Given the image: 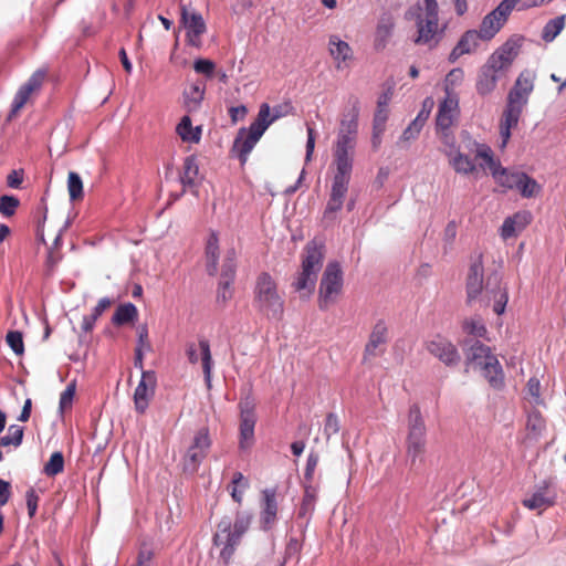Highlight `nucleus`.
I'll use <instances>...</instances> for the list:
<instances>
[{
    "label": "nucleus",
    "mask_w": 566,
    "mask_h": 566,
    "mask_svg": "<svg viewBox=\"0 0 566 566\" xmlns=\"http://www.w3.org/2000/svg\"><path fill=\"white\" fill-rule=\"evenodd\" d=\"M219 239L216 232H211L206 245V268L209 275L214 276L218 272Z\"/></svg>",
    "instance_id": "obj_29"
},
{
    "label": "nucleus",
    "mask_w": 566,
    "mask_h": 566,
    "mask_svg": "<svg viewBox=\"0 0 566 566\" xmlns=\"http://www.w3.org/2000/svg\"><path fill=\"white\" fill-rule=\"evenodd\" d=\"M20 201L13 196H1L0 197V213L4 217H12L19 207Z\"/></svg>",
    "instance_id": "obj_53"
},
{
    "label": "nucleus",
    "mask_w": 566,
    "mask_h": 566,
    "mask_svg": "<svg viewBox=\"0 0 566 566\" xmlns=\"http://www.w3.org/2000/svg\"><path fill=\"white\" fill-rule=\"evenodd\" d=\"M523 109L524 107L506 102L499 123V133L502 148L507 145L511 138V130L518 125Z\"/></svg>",
    "instance_id": "obj_22"
},
{
    "label": "nucleus",
    "mask_w": 566,
    "mask_h": 566,
    "mask_svg": "<svg viewBox=\"0 0 566 566\" xmlns=\"http://www.w3.org/2000/svg\"><path fill=\"white\" fill-rule=\"evenodd\" d=\"M186 355L189 363L197 364L201 359L202 369L205 374V380L210 387L211 384V369H212V357L210 352V345L207 339H200L198 347L195 343H189L186 348Z\"/></svg>",
    "instance_id": "obj_21"
},
{
    "label": "nucleus",
    "mask_w": 566,
    "mask_h": 566,
    "mask_svg": "<svg viewBox=\"0 0 566 566\" xmlns=\"http://www.w3.org/2000/svg\"><path fill=\"white\" fill-rule=\"evenodd\" d=\"M318 464V455L316 453L311 452L307 458L305 471H304V480L305 484H312L314 472Z\"/></svg>",
    "instance_id": "obj_58"
},
{
    "label": "nucleus",
    "mask_w": 566,
    "mask_h": 566,
    "mask_svg": "<svg viewBox=\"0 0 566 566\" xmlns=\"http://www.w3.org/2000/svg\"><path fill=\"white\" fill-rule=\"evenodd\" d=\"M205 96V85L201 83L193 84L188 92L185 93L186 106L189 111L199 107Z\"/></svg>",
    "instance_id": "obj_45"
},
{
    "label": "nucleus",
    "mask_w": 566,
    "mask_h": 566,
    "mask_svg": "<svg viewBox=\"0 0 566 566\" xmlns=\"http://www.w3.org/2000/svg\"><path fill=\"white\" fill-rule=\"evenodd\" d=\"M23 436V427L12 424L8 429V434L0 438V443L2 447L13 446L17 448L22 443Z\"/></svg>",
    "instance_id": "obj_47"
},
{
    "label": "nucleus",
    "mask_w": 566,
    "mask_h": 566,
    "mask_svg": "<svg viewBox=\"0 0 566 566\" xmlns=\"http://www.w3.org/2000/svg\"><path fill=\"white\" fill-rule=\"evenodd\" d=\"M389 342V332L387 323L384 319L377 321L369 334L364 348L363 363H369L373 359L385 354Z\"/></svg>",
    "instance_id": "obj_13"
},
{
    "label": "nucleus",
    "mask_w": 566,
    "mask_h": 566,
    "mask_svg": "<svg viewBox=\"0 0 566 566\" xmlns=\"http://www.w3.org/2000/svg\"><path fill=\"white\" fill-rule=\"evenodd\" d=\"M534 81L535 74L532 71H522L509 92L506 102L525 107L528 102V97L534 90Z\"/></svg>",
    "instance_id": "obj_18"
},
{
    "label": "nucleus",
    "mask_w": 566,
    "mask_h": 566,
    "mask_svg": "<svg viewBox=\"0 0 566 566\" xmlns=\"http://www.w3.org/2000/svg\"><path fill=\"white\" fill-rule=\"evenodd\" d=\"M566 24V14L558 15L546 22L542 30V40L546 43L553 42L564 30Z\"/></svg>",
    "instance_id": "obj_37"
},
{
    "label": "nucleus",
    "mask_w": 566,
    "mask_h": 566,
    "mask_svg": "<svg viewBox=\"0 0 566 566\" xmlns=\"http://www.w3.org/2000/svg\"><path fill=\"white\" fill-rule=\"evenodd\" d=\"M272 123H274V118H270V105L263 103L249 128L239 129L231 153L240 160L241 165L248 161L250 153Z\"/></svg>",
    "instance_id": "obj_5"
},
{
    "label": "nucleus",
    "mask_w": 566,
    "mask_h": 566,
    "mask_svg": "<svg viewBox=\"0 0 566 566\" xmlns=\"http://www.w3.org/2000/svg\"><path fill=\"white\" fill-rule=\"evenodd\" d=\"M199 176V166L195 156H188L184 160L180 181L185 188H195Z\"/></svg>",
    "instance_id": "obj_34"
},
{
    "label": "nucleus",
    "mask_w": 566,
    "mask_h": 566,
    "mask_svg": "<svg viewBox=\"0 0 566 566\" xmlns=\"http://www.w3.org/2000/svg\"><path fill=\"white\" fill-rule=\"evenodd\" d=\"M339 431V422L338 418L334 413H328L325 419L324 433L327 438L338 433Z\"/></svg>",
    "instance_id": "obj_61"
},
{
    "label": "nucleus",
    "mask_w": 566,
    "mask_h": 566,
    "mask_svg": "<svg viewBox=\"0 0 566 566\" xmlns=\"http://www.w3.org/2000/svg\"><path fill=\"white\" fill-rule=\"evenodd\" d=\"M7 344L10 348L17 354L22 355L24 352V344L22 333L18 331H11L7 334L6 337Z\"/></svg>",
    "instance_id": "obj_56"
},
{
    "label": "nucleus",
    "mask_w": 566,
    "mask_h": 566,
    "mask_svg": "<svg viewBox=\"0 0 566 566\" xmlns=\"http://www.w3.org/2000/svg\"><path fill=\"white\" fill-rule=\"evenodd\" d=\"M317 492V486L304 484V494L297 513L300 518L310 520L312 517L315 511Z\"/></svg>",
    "instance_id": "obj_28"
},
{
    "label": "nucleus",
    "mask_w": 566,
    "mask_h": 566,
    "mask_svg": "<svg viewBox=\"0 0 566 566\" xmlns=\"http://www.w3.org/2000/svg\"><path fill=\"white\" fill-rule=\"evenodd\" d=\"M484 266L482 255L480 254L475 261L470 265L465 290L467 303L472 304L479 301L481 306L488 307L493 301V311L501 315L505 311L509 301V295L503 289L496 276H489L486 283H483Z\"/></svg>",
    "instance_id": "obj_2"
},
{
    "label": "nucleus",
    "mask_w": 566,
    "mask_h": 566,
    "mask_svg": "<svg viewBox=\"0 0 566 566\" xmlns=\"http://www.w3.org/2000/svg\"><path fill=\"white\" fill-rule=\"evenodd\" d=\"M193 70L207 76L208 78H211L213 76L216 64L211 60L208 59H198L193 63Z\"/></svg>",
    "instance_id": "obj_57"
},
{
    "label": "nucleus",
    "mask_w": 566,
    "mask_h": 566,
    "mask_svg": "<svg viewBox=\"0 0 566 566\" xmlns=\"http://www.w3.org/2000/svg\"><path fill=\"white\" fill-rule=\"evenodd\" d=\"M328 52L335 61L337 70L348 66L354 59V52L350 45L335 34L331 35L328 39Z\"/></svg>",
    "instance_id": "obj_24"
},
{
    "label": "nucleus",
    "mask_w": 566,
    "mask_h": 566,
    "mask_svg": "<svg viewBox=\"0 0 566 566\" xmlns=\"http://www.w3.org/2000/svg\"><path fill=\"white\" fill-rule=\"evenodd\" d=\"M528 223V214L525 212L515 213L513 217H509L504 220L501 227V237L503 239H510L516 235L517 231H521Z\"/></svg>",
    "instance_id": "obj_32"
},
{
    "label": "nucleus",
    "mask_w": 566,
    "mask_h": 566,
    "mask_svg": "<svg viewBox=\"0 0 566 566\" xmlns=\"http://www.w3.org/2000/svg\"><path fill=\"white\" fill-rule=\"evenodd\" d=\"M546 421L539 411H533L528 415L526 421L527 438L536 440L545 430Z\"/></svg>",
    "instance_id": "obj_40"
},
{
    "label": "nucleus",
    "mask_w": 566,
    "mask_h": 566,
    "mask_svg": "<svg viewBox=\"0 0 566 566\" xmlns=\"http://www.w3.org/2000/svg\"><path fill=\"white\" fill-rule=\"evenodd\" d=\"M483 371L484 378L488 380L490 386L495 389H500L504 385V374L499 359L491 358V361L480 367Z\"/></svg>",
    "instance_id": "obj_30"
},
{
    "label": "nucleus",
    "mask_w": 566,
    "mask_h": 566,
    "mask_svg": "<svg viewBox=\"0 0 566 566\" xmlns=\"http://www.w3.org/2000/svg\"><path fill=\"white\" fill-rule=\"evenodd\" d=\"M359 107L356 101L348 113L343 115L336 140L333 145V166L335 167L329 198L323 220L335 221L344 206L352 178L354 155L358 135Z\"/></svg>",
    "instance_id": "obj_1"
},
{
    "label": "nucleus",
    "mask_w": 566,
    "mask_h": 566,
    "mask_svg": "<svg viewBox=\"0 0 566 566\" xmlns=\"http://www.w3.org/2000/svg\"><path fill=\"white\" fill-rule=\"evenodd\" d=\"M459 97L450 95L439 104L436 118L437 129L451 128L459 116Z\"/></svg>",
    "instance_id": "obj_23"
},
{
    "label": "nucleus",
    "mask_w": 566,
    "mask_h": 566,
    "mask_svg": "<svg viewBox=\"0 0 566 566\" xmlns=\"http://www.w3.org/2000/svg\"><path fill=\"white\" fill-rule=\"evenodd\" d=\"M250 488L249 480L241 473L235 472L232 476L231 483L228 486L230 490L231 497L238 504H241L243 501L244 492Z\"/></svg>",
    "instance_id": "obj_39"
},
{
    "label": "nucleus",
    "mask_w": 566,
    "mask_h": 566,
    "mask_svg": "<svg viewBox=\"0 0 566 566\" xmlns=\"http://www.w3.org/2000/svg\"><path fill=\"white\" fill-rule=\"evenodd\" d=\"M448 161L454 171L461 175H471L476 170L474 161L460 150L450 153Z\"/></svg>",
    "instance_id": "obj_33"
},
{
    "label": "nucleus",
    "mask_w": 566,
    "mask_h": 566,
    "mask_svg": "<svg viewBox=\"0 0 566 566\" xmlns=\"http://www.w3.org/2000/svg\"><path fill=\"white\" fill-rule=\"evenodd\" d=\"M389 109H376L373 120V128L386 129V122L388 119Z\"/></svg>",
    "instance_id": "obj_62"
},
{
    "label": "nucleus",
    "mask_w": 566,
    "mask_h": 566,
    "mask_svg": "<svg viewBox=\"0 0 566 566\" xmlns=\"http://www.w3.org/2000/svg\"><path fill=\"white\" fill-rule=\"evenodd\" d=\"M426 349L446 366H455L460 361V354L455 345L441 335H437L428 340Z\"/></svg>",
    "instance_id": "obj_16"
},
{
    "label": "nucleus",
    "mask_w": 566,
    "mask_h": 566,
    "mask_svg": "<svg viewBox=\"0 0 566 566\" xmlns=\"http://www.w3.org/2000/svg\"><path fill=\"white\" fill-rule=\"evenodd\" d=\"M475 158L482 159L493 175L501 167V163L494 158L493 150L486 144H476Z\"/></svg>",
    "instance_id": "obj_43"
},
{
    "label": "nucleus",
    "mask_w": 566,
    "mask_h": 566,
    "mask_svg": "<svg viewBox=\"0 0 566 566\" xmlns=\"http://www.w3.org/2000/svg\"><path fill=\"white\" fill-rule=\"evenodd\" d=\"M513 189L517 190L524 198H533L541 191V186L534 178L521 171Z\"/></svg>",
    "instance_id": "obj_36"
},
{
    "label": "nucleus",
    "mask_w": 566,
    "mask_h": 566,
    "mask_svg": "<svg viewBox=\"0 0 566 566\" xmlns=\"http://www.w3.org/2000/svg\"><path fill=\"white\" fill-rule=\"evenodd\" d=\"M240 449L245 450L254 442V427L256 423V416L254 412V403L247 398L240 401Z\"/></svg>",
    "instance_id": "obj_14"
},
{
    "label": "nucleus",
    "mask_w": 566,
    "mask_h": 566,
    "mask_svg": "<svg viewBox=\"0 0 566 566\" xmlns=\"http://www.w3.org/2000/svg\"><path fill=\"white\" fill-rule=\"evenodd\" d=\"M23 181V176L21 171L12 170L7 177V185L11 188H20Z\"/></svg>",
    "instance_id": "obj_63"
},
{
    "label": "nucleus",
    "mask_w": 566,
    "mask_h": 566,
    "mask_svg": "<svg viewBox=\"0 0 566 566\" xmlns=\"http://www.w3.org/2000/svg\"><path fill=\"white\" fill-rule=\"evenodd\" d=\"M156 374L150 370H143L142 378L134 392L135 409L139 413H144L148 408L150 400L155 395Z\"/></svg>",
    "instance_id": "obj_20"
},
{
    "label": "nucleus",
    "mask_w": 566,
    "mask_h": 566,
    "mask_svg": "<svg viewBox=\"0 0 566 566\" xmlns=\"http://www.w3.org/2000/svg\"><path fill=\"white\" fill-rule=\"evenodd\" d=\"M506 7L507 6L504 4L502 0L494 10H492L482 19L478 30L482 41L492 40L504 27L511 14Z\"/></svg>",
    "instance_id": "obj_15"
},
{
    "label": "nucleus",
    "mask_w": 566,
    "mask_h": 566,
    "mask_svg": "<svg viewBox=\"0 0 566 566\" xmlns=\"http://www.w3.org/2000/svg\"><path fill=\"white\" fill-rule=\"evenodd\" d=\"M235 259V251L233 249L229 250L222 263L220 280L234 281L237 270Z\"/></svg>",
    "instance_id": "obj_48"
},
{
    "label": "nucleus",
    "mask_w": 566,
    "mask_h": 566,
    "mask_svg": "<svg viewBox=\"0 0 566 566\" xmlns=\"http://www.w3.org/2000/svg\"><path fill=\"white\" fill-rule=\"evenodd\" d=\"M75 396V384H70L60 396V409L64 411L71 408L73 398Z\"/></svg>",
    "instance_id": "obj_59"
},
{
    "label": "nucleus",
    "mask_w": 566,
    "mask_h": 566,
    "mask_svg": "<svg viewBox=\"0 0 566 566\" xmlns=\"http://www.w3.org/2000/svg\"><path fill=\"white\" fill-rule=\"evenodd\" d=\"M234 281L220 280L217 290V303L224 306L229 300L233 296V284Z\"/></svg>",
    "instance_id": "obj_51"
},
{
    "label": "nucleus",
    "mask_w": 566,
    "mask_h": 566,
    "mask_svg": "<svg viewBox=\"0 0 566 566\" xmlns=\"http://www.w3.org/2000/svg\"><path fill=\"white\" fill-rule=\"evenodd\" d=\"M428 430L419 405L413 403L407 413V434L405 439L406 458L411 469L424 462L428 447Z\"/></svg>",
    "instance_id": "obj_4"
},
{
    "label": "nucleus",
    "mask_w": 566,
    "mask_h": 566,
    "mask_svg": "<svg viewBox=\"0 0 566 566\" xmlns=\"http://www.w3.org/2000/svg\"><path fill=\"white\" fill-rule=\"evenodd\" d=\"M252 522V514L247 511H238L233 525L227 518L218 524V532L214 534L213 542L217 546H222L220 556L228 562L237 546L241 542V537L249 530Z\"/></svg>",
    "instance_id": "obj_6"
},
{
    "label": "nucleus",
    "mask_w": 566,
    "mask_h": 566,
    "mask_svg": "<svg viewBox=\"0 0 566 566\" xmlns=\"http://www.w3.org/2000/svg\"><path fill=\"white\" fill-rule=\"evenodd\" d=\"M138 315L137 308L133 303H126L119 305L114 315L113 323L117 326L125 325L132 323Z\"/></svg>",
    "instance_id": "obj_41"
},
{
    "label": "nucleus",
    "mask_w": 566,
    "mask_h": 566,
    "mask_svg": "<svg viewBox=\"0 0 566 566\" xmlns=\"http://www.w3.org/2000/svg\"><path fill=\"white\" fill-rule=\"evenodd\" d=\"M45 76V71L38 70L29 77V80L23 85L20 86V88L13 97L11 109L8 114L7 120L10 122L20 114L21 109L31 99L32 95L41 90Z\"/></svg>",
    "instance_id": "obj_12"
},
{
    "label": "nucleus",
    "mask_w": 566,
    "mask_h": 566,
    "mask_svg": "<svg viewBox=\"0 0 566 566\" xmlns=\"http://www.w3.org/2000/svg\"><path fill=\"white\" fill-rule=\"evenodd\" d=\"M464 78V72L462 69H453L451 70L444 80V91H446V97H449L450 95H458L454 92V88L462 83Z\"/></svg>",
    "instance_id": "obj_49"
},
{
    "label": "nucleus",
    "mask_w": 566,
    "mask_h": 566,
    "mask_svg": "<svg viewBox=\"0 0 566 566\" xmlns=\"http://www.w3.org/2000/svg\"><path fill=\"white\" fill-rule=\"evenodd\" d=\"M254 306L268 317L281 319L284 313V301L277 291L276 281L268 272L258 275L254 285Z\"/></svg>",
    "instance_id": "obj_7"
},
{
    "label": "nucleus",
    "mask_w": 566,
    "mask_h": 566,
    "mask_svg": "<svg viewBox=\"0 0 566 566\" xmlns=\"http://www.w3.org/2000/svg\"><path fill=\"white\" fill-rule=\"evenodd\" d=\"M521 171L509 170L503 168L502 166L493 171L492 177L495 182L504 188V191L513 190V185L515 184Z\"/></svg>",
    "instance_id": "obj_42"
},
{
    "label": "nucleus",
    "mask_w": 566,
    "mask_h": 566,
    "mask_svg": "<svg viewBox=\"0 0 566 566\" xmlns=\"http://www.w3.org/2000/svg\"><path fill=\"white\" fill-rule=\"evenodd\" d=\"M496 356L492 354L491 348L481 342L476 340L470 347V354L468 359L479 367L485 365V363L491 361V358H495Z\"/></svg>",
    "instance_id": "obj_38"
},
{
    "label": "nucleus",
    "mask_w": 566,
    "mask_h": 566,
    "mask_svg": "<svg viewBox=\"0 0 566 566\" xmlns=\"http://www.w3.org/2000/svg\"><path fill=\"white\" fill-rule=\"evenodd\" d=\"M480 40L482 39L476 30H468L464 32L457 45L451 51L449 61L454 63L462 55L474 52L479 46Z\"/></svg>",
    "instance_id": "obj_26"
},
{
    "label": "nucleus",
    "mask_w": 566,
    "mask_h": 566,
    "mask_svg": "<svg viewBox=\"0 0 566 566\" xmlns=\"http://www.w3.org/2000/svg\"><path fill=\"white\" fill-rule=\"evenodd\" d=\"M323 259V245L315 241L308 242L304 249L302 270L292 284L296 292L306 291L308 295L314 291L317 272L322 268Z\"/></svg>",
    "instance_id": "obj_8"
},
{
    "label": "nucleus",
    "mask_w": 566,
    "mask_h": 566,
    "mask_svg": "<svg viewBox=\"0 0 566 566\" xmlns=\"http://www.w3.org/2000/svg\"><path fill=\"white\" fill-rule=\"evenodd\" d=\"M437 134L444 146L443 153L447 157L449 156L450 153L459 150V148L457 147L455 137L450 130V128H447L446 130L437 129Z\"/></svg>",
    "instance_id": "obj_52"
},
{
    "label": "nucleus",
    "mask_w": 566,
    "mask_h": 566,
    "mask_svg": "<svg viewBox=\"0 0 566 566\" xmlns=\"http://www.w3.org/2000/svg\"><path fill=\"white\" fill-rule=\"evenodd\" d=\"M343 291V271L338 262H329L322 275L318 290V307L327 310L335 304Z\"/></svg>",
    "instance_id": "obj_10"
},
{
    "label": "nucleus",
    "mask_w": 566,
    "mask_h": 566,
    "mask_svg": "<svg viewBox=\"0 0 566 566\" xmlns=\"http://www.w3.org/2000/svg\"><path fill=\"white\" fill-rule=\"evenodd\" d=\"M181 22L187 31V41L195 48L201 46V35L207 27L201 13L181 7Z\"/></svg>",
    "instance_id": "obj_19"
},
{
    "label": "nucleus",
    "mask_w": 566,
    "mask_h": 566,
    "mask_svg": "<svg viewBox=\"0 0 566 566\" xmlns=\"http://www.w3.org/2000/svg\"><path fill=\"white\" fill-rule=\"evenodd\" d=\"M39 500L40 499L35 490L33 488H30L25 493L28 514L30 518H32L36 513Z\"/></svg>",
    "instance_id": "obj_60"
},
{
    "label": "nucleus",
    "mask_w": 566,
    "mask_h": 566,
    "mask_svg": "<svg viewBox=\"0 0 566 566\" xmlns=\"http://www.w3.org/2000/svg\"><path fill=\"white\" fill-rule=\"evenodd\" d=\"M263 502L260 517V526L262 530H270L276 521L277 516V501L276 491L274 489H265L262 492Z\"/></svg>",
    "instance_id": "obj_25"
},
{
    "label": "nucleus",
    "mask_w": 566,
    "mask_h": 566,
    "mask_svg": "<svg viewBox=\"0 0 566 566\" xmlns=\"http://www.w3.org/2000/svg\"><path fill=\"white\" fill-rule=\"evenodd\" d=\"M67 191L70 200L73 202L81 201L84 197L83 181L75 171H70L67 175Z\"/></svg>",
    "instance_id": "obj_44"
},
{
    "label": "nucleus",
    "mask_w": 566,
    "mask_h": 566,
    "mask_svg": "<svg viewBox=\"0 0 566 566\" xmlns=\"http://www.w3.org/2000/svg\"><path fill=\"white\" fill-rule=\"evenodd\" d=\"M423 127V119H421V114L409 124V126L402 132L401 139L405 142L417 138L419 133Z\"/></svg>",
    "instance_id": "obj_55"
},
{
    "label": "nucleus",
    "mask_w": 566,
    "mask_h": 566,
    "mask_svg": "<svg viewBox=\"0 0 566 566\" xmlns=\"http://www.w3.org/2000/svg\"><path fill=\"white\" fill-rule=\"evenodd\" d=\"M140 348L150 349V343L148 340V328L146 325L138 327V345Z\"/></svg>",
    "instance_id": "obj_64"
},
{
    "label": "nucleus",
    "mask_w": 566,
    "mask_h": 566,
    "mask_svg": "<svg viewBox=\"0 0 566 566\" xmlns=\"http://www.w3.org/2000/svg\"><path fill=\"white\" fill-rule=\"evenodd\" d=\"M201 126H192L191 118L184 116L176 127V133L185 143L198 144L201 138Z\"/></svg>",
    "instance_id": "obj_31"
},
{
    "label": "nucleus",
    "mask_w": 566,
    "mask_h": 566,
    "mask_svg": "<svg viewBox=\"0 0 566 566\" xmlns=\"http://www.w3.org/2000/svg\"><path fill=\"white\" fill-rule=\"evenodd\" d=\"M423 14L417 15L415 43L433 48L438 44L439 7L437 0H423Z\"/></svg>",
    "instance_id": "obj_9"
},
{
    "label": "nucleus",
    "mask_w": 566,
    "mask_h": 566,
    "mask_svg": "<svg viewBox=\"0 0 566 566\" xmlns=\"http://www.w3.org/2000/svg\"><path fill=\"white\" fill-rule=\"evenodd\" d=\"M211 446L212 440L207 427L200 428L196 431L182 457L184 472L190 474L196 473L200 464L207 458Z\"/></svg>",
    "instance_id": "obj_11"
},
{
    "label": "nucleus",
    "mask_w": 566,
    "mask_h": 566,
    "mask_svg": "<svg viewBox=\"0 0 566 566\" xmlns=\"http://www.w3.org/2000/svg\"><path fill=\"white\" fill-rule=\"evenodd\" d=\"M556 492L553 489L551 479L542 481L536 485L533 494L524 499L522 504L528 510H538L539 512L553 506L556 502Z\"/></svg>",
    "instance_id": "obj_17"
},
{
    "label": "nucleus",
    "mask_w": 566,
    "mask_h": 566,
    "mask_svg": "<svg viewBox=\"0 0 566 566\" xmlns=\"http://www.w3.org/2000/svg\"><path fill=\"white\" fill-rule=\"evenodd\" d=\"M64 470V457L62 452H53L43 468V472L48 476H55Z\"/></svg>",
    "instance_id": "obj_46"
},
{
    "label": "nucleus",
    "mask_w": 566,
    "mask_h": 566,
    "mask_svg": "<svg viewBox=\"0 0 566 566\" xmlns=\"http://www.w3.org/2000/svg\"><path fill=\"white\" fill-rule=\"evenodd\" d=\"M112 306V301L108 297H103L98 301L97 305L93 308L92 313L83 317L81 329L83 333L88 334L94 329L96 321L103 313Z\"/></svg>",
    "instance_id": "obj_35"
},
{
    "label": "nucleus",
    "mask_w": 566,
    "mask_h": 566,
    "mask_svg": "<svg viewBox=\"0 0 566 566\" xmlns=\"http://www.w3.org/2000/svg\"><path fill=\"white\" fill-rule=\"evenodd\" d=\"M520 48L518 40L509 39L489 56L479 71L475 84L481 96L489 95L496 88L497 81L509 71Z\"/></svg>",
    "instance_id": "obj_3"
},
{
    "label": "nucleus",
    "mask_w": 566,
    "mask_h": 566,
    "mask_svg": "<svg viewBox=\"0 0 566 566\" xmlns=\"http://www.w3.org/2000/svg\"><path fill=\"white\" fill-rule=\"evenodd\" d=\"M463 331L474 337L485 338L488 329L481 319L470 318L463 322Z\"/></svg>",
    "instance_id": "obj_50"
},
{
    "label": "nucleus",
    "mask_w": 566,
    "mask_h": 566,
    "mask_svg": "<svg viewBox=\"0 0 566 566\" xmlns=\"http://www.w3.org/2000/svg\"><path fill=\"white\" fill-rule=\"evenodd\" d=\"M509 11L512 13L514 9L518 11H525L533 8L543 7L541 0H503Z\"/></svg>",
    "instance_id": "obj_54"
},
{
    "label": "nucleus",
    "mask_w": 566,
    "mask_h": 566,
    "mask_svg": "<svg viewBox=\"0 0 566 566\" xmlns=\"http://www.w3.org/2000/svg\"><path fill=\"white\" fill-rule=\"evenodd\" d=\"M395 29V20L390 14H382L377 23L375 33L376 50H384Z\"/></svg>",
    "instance_id": "obj_27"
}]
</instances>
